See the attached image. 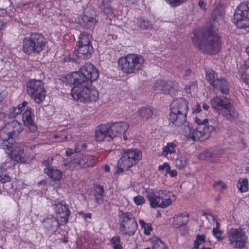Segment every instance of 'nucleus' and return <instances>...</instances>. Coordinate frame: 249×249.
<instances>
[{
  "mask_svg": "<svg viewBox=\"0 0 249 249\" xmlns=\"http://www.w3.org/2000/svg\"><path fill=\"white\" fill-rule=\"evenodd\" d=\"M99 77V72L93 65L86 63L78 71L73 72L66 77L70 85H74L71 89L73 98L84 103L96 101L99 97L97 90L89 88L93 81Z\"/></svg>",
  "mask_w": 249,
  "mask_h": 249,
  "instance_id": "obj_1",
  "label": "nucleus"
},
{
  "mask_svg": "<svg viewBox=\"0 0 249 249\" xmlns=\"http://www.w3.org/2000/svg\"><path fill=\"white\" fill-rule=\"evenodd\" d=\"M192 41L198 49L208 54L218 53L221 47L219 36L210 30L203 32L202 39L194 33Z\"/></svg>",
  "mask_w": 249,
  "mask_h": 249,
  "instance_id": "obj_2",
  "label": "nucleus"
},
{
  "mask_svg": "<svg viewBox=\"0 0 249 249\" xmlns=\"http://www.w3.org/2000/svg\"><path fill=\"white\" fill-rule=\"evenodd\" d=\"M23 130L22 124L13 120L5 124L0 130V147L3 149L12 150V145L18 139Z\"/></svg>",
  "mask_w": 249,
  "mask_h": 249,
  "instance_id": "obj_3",
  "label": "nucleus"
},
{
  "mask_svg": "<svg viewBox=\"0 0 249 249\" xmlns=\"http://www.w3.org/2000/svg\"><path fill=\"white\" fill-rule=\"evenodd\" d=\"M210 104L218 115L228 120H234L239 116L238 112L228 98L216 96L211 100Z\"/></svg>",
  "mask_w": 249,
  "mask_h": 249,
  "instance_id": "obj_4",
  "label": "nucleus"
},
{
  "mask_svg": "<svg viewBox=\"0 0 249 249\" xmlns=\"http://www.w3.org/2000/svg\"><path fill=\"white\" fill-rule=\"evenodd\" d=\"M187 101L182 98L174 99L170 104L169 120L176 126H180L186 120L188 110Z\"/></svg>",
  "mask_w": 249,
  "mask_h": 249,
  "instance_id": "obj_5",
  "label": "nucleus"
},
{
  "mask_svg": "<svg viewBox=\"0 0 249 249\" xmlns=\"http://www.w3.org/2000/svg\"><path fill=\"white\" fill-rule=\"evenodd\" d=\"M120 70L126 74H135L142 69L144 58L140 55L129 54L121 57L118 60Z\"/></svg>",
  "mask_w": 249,
  "mask_h": 249,
  "instance_id": "obj_6",
  "label": "nucleus"
},
{
  "mask_svg": "<svg viewBox=\"0 0 249 249\" xmlns=\"http://www.w3.org/2000/svg\"><path fill=\"white\" fill-rule=\"evenodd\" d=\"M46 46V39L40 34L34 33L24 38L22 50L28 55L38 54Z\"/></svg>",
  "mask_w": 249,
  "mask_h": 249,
  "instance_id": "obj_7",
  "label": "nucleus"
},
{
  "mask_svg": "<svg viewBox=\"0 0 249 249\" xmlns=\"http://www.w3.org/2000/svg\"><path fill=\"white\" fill-rule=\"evenodd\" d=\"M142 157L141 151L137 149L124 150L122 156L118 161V173L127 170L131 167L137 164Z\"/></svg>",
  "mask_w": 249,
  "mask_h": 249,
  "instance_id": "obj_8",
  "label": "nucleus"
},
{
  "mask_svg": "<svg viewBox=\"0 0 249 249\" xmlns=\"http://www.w3.org/2000/svg\"><path fill=\"white\" fill-rule=\"evenodd\" d=\"M147 197L152 208H166L175 200V196L172 192L166 190H157L153 192L148 191Z\"/></svg>",
  "mask_w": 249,
  "mask_h": 249,
  "instance_id": "obj_9",
  "label": "nucleus"
},
{
  "mask_svg": "<svg viewBox=\"0 0 249 249\" xmlns=\"http://www.w3.org/2000/svg\"><path fill=\"white\" fill-rule=\"evenodd\" d=\"M119 230L124 235H133L138 227L133 214L130 212L119 211L118 214Z\"/></svg>",
  "mask_w": 249,
  "mask_h": 249,
  "instance_id": "obj_10",
  "label": "nucleus"
},
{
  "mask_svg": "<svg viewBox=\"0 0 249 249\" xmlns=\"http://www.w3.org/2000/svg\"><path fill=\"white\" fill-rule=\"evenodd\" d=\"M233 21L238 28L249 27V3L240 4L235 10Z\"/></svg>",
  "mask_w": 249,
  "mask_h": 249,
  "instance_id": "obj_11",
  "label": "nucleus"
},
{
  "mask_svg": "<svg viewBox=\"0 0 249 249\" xmlns=\"http://www.w3.org/2000/svg\"><path fill=\"white\" fill-rule=\"evenodd\" d=\"M229 244L235 248L242 249L245 246L247 236L241 228H231L227 232Z\"/></svg>",
  "mask_w": 249,
  "mask_h": 249,
  "instance_id": "obj_12",
  "label": "nucleus"
},
{
  "mask_svg": "<svg viewBox=\"0 0 249 249\" xmlns=\"http://www.w3.org/2000/svg\"><path fill=\"white\" fill-rule=\"evenodd\" d=\"M27 92L37 103H41L45 98L46 91L41 80L31 79L27 84Z\"/></svg>",
  "mask_w": 249,
  "mask_h": 249,
  "instance_id": "obj_13",
  "label": "nucleus"
},
{
  "mask_svg": "<svg viewBox=\"0 0 249 249\" xmlns=\"http://www.w3.org/2000/svg\"><path fill=\"white\" fill-rule=\"evenodd\" d=\"M195 122L197 124L196 129L200 130L202 140L208 138L211 133L214 131L217 127V122L214 119H201L198 117L195 118Z\"/></svg>",
  "mask_w": 249,
  "mask_h": 249,
  "instance_id": "obj_14",
  "label": "nucleus"
},
{
  "mask_svg": "<svg viewBox=\"0 0 249 249\" xmlns=\"http://www.w3.org/2000/svg\"><path fill=\"white\" fill-rule=\"evenodd\" d=\"M97 162V158L91 155L78 154L74 156L71 161L74 167L86 168L94 165Z\"/></svg>",
  "mask_w": 249,
  "mask_h": 249,
  "instance_id": "obj_15",
  "label": "nucleus"
},
{
  "mask_svg": "<svg viewBox=\"0 0 249 249\" xmlns=\"http://www.w3.org/2000/svg\"><path fill=\"white\" fill-rule=\"evenodd\" d=\"M178 83L171 81L158 80L154 86V89L157 93L175 94L178 89Z\"/></svg>",
  "mask_w": 249,
  "mask_h": 249,
  "instance_id": "obj_16",
  "label": "nucleus"
},
{
  "mask_svg": "<svg viewBox=\"0 0 249 249\" xmlns=\"http://www.w3.org/2000/svg\"><path fill=\"white\" fill-rule=\"evenodd\" d=\"M179 132L188 139L192 140L203 141L202 137L201 136V131L196 130V128H193L192 125L186 122V120L180 126Z\"/></svg>",
  "mask_w": 249,
  "mask_h": 249,
  "instance_id": "obj_17",
  "label": "nucleus"
},
{
  "mask_svg": "<svg viewBox=\"0 0 249 249\" xmlns=\"http://www.w3.org/2000/svg\"><path fill=\"white\" fill-rule=\"evenodd\" d=\"M93 52V48L92 45H76L74 50V54L76 56L84 60L90 58Z\"/></svg>",
  "mask_w": 249,
  "mask_h": 249,
  "instance_id": "obj_18",
  "label": "nucleus"
},
{
  "mask_svg": "<svg viewBox=\"0 0 249 249\" xmlns=\"http://www.w3.org/2000/svg\"><path fill=\"white\" fill-rule=\"evenodd\" d=\"M110 123L101 124L98 126L95 130V138L97 141H103L105 138L108 137L111 138Z\"/></svg>",
  "mask_w": 249,
  "mask_h": 249,
  "instance_id": "obj_19",
  "label": "nucleus"
},
{
  "mask_svg": "<svg viewBox=\"0 0 249 249\" xmlns=\"http://www.w3.org/2000/svg\"><path fill=\"white\" fill-rule=\"evenodd\" d=\"M128 128V124L124 122H115L112 124L110 123L111 138H113L119 134L125 132Z\"/></svg>",
  "mask_w": 249,
  "mask_h": 249,
  "instance_id": "obj_20",
  "label": "nucleus"
},
{
  "mask_svg": "<svg viewBox=\"0 0 249 249\" xmlns=\"http://www.w3.org/2000/svg\"><path fill=\"white\" fill-rule=\"evenodd\" d=\"M54 209L57 214L59 215L61 220V223L66 224L70 216V212L68 206L63 205L61 203H58L54 205Z\"/></svg>",
  "mask_w": 249,
  "mask_h": 249,
  "instance_id": "obj_21",
  "label": "nucleus"
},
{
  "mask_svg": "<svg viewBox=\"0 0 249 249\" xmlns=\"http://www.w3.org/2000/svg\"><path fill=\"white\" fill-rule=\"evenodd\" d=\"M22 120L31 132H35L37 130V126L32 119V111L31 108H27V110L23 113Z\"/></svg>",
  "mask_w": 249,
  "mask_h": 249,
  "instance_id": "obj_22",
  "label": "nucleus"
},
{
  "mask_svg": "<svg viewBox=\"0 0 249 249\" xmlns=\"http://www.w3.org/2000/svg\"><path fill=\"white\" fill-rule=\"evenodd\" d=\"M44 226L48 230L52 231L53 228H57L61 224V220H59V217H55L52 215H48L46 218L43 221Z\"/></svg>",
  "mask_w": 249,
  "mask_h": 249,
  "instance_id": "obj_23",
  "label": "nucleus"
},
{
  "mask_svg": "<svg viewBox=\"0 0 249 249\" xmlns=\"http://www.w3.org/2000/svg\"><path fill=\"white\" fill-rule=\"evenodd\" d=\"M215 90L220 91L222 94L227 95L229 92V86L227 81L223 78H216V81L212 86Z\"/></svg>",
  "mask_w": 249,
  "mask_h": 249,
  "instance_id": "obj_24",
  "label": "nucleus"
},
{
  "mask_svg": "<svg viewBox=\"0 0 249 249\" xmlns=\"http://www.w3.org/2000/svg\"><path fill=\"white\" fill-rule=\"evenodd\" d=\"M13 160V164L16 163H24L26 162V159L23 155V150L19 149V150L13 151L10 154V158L6 160L5 164L7 163L8 161Z\"/></svg>",
  "mask_w": 249,
  "mask_h": 249,
  "instance_id": "obj_25",
  "label": "nucleus"
},
{
  "mask_svg": "<svg viewBox=\"0 0 249 249\" xmlns=\"http://www.w3.org/2000/svg\"><path fill=\"white\" fill-rule=\"evenodd\" d=\"M153 112L152 107H143L138 111V115L142 121H146L152 117Z\"/></svg>",
  "mask_w": 249,
  "mask_h": 249,
  "instance_id": "obj_26",
  "label": "nucleus"
},
{
  "mask_svg": "<svg viewBox=\"0 0 249 249\" xmlns=\"http://www.w3.org/2000/svg\"><path fill=\"white\" fill-rule=\"evenodd\" d=\"M44 173L54 181H59L62 177V172L53 167L44 169Z\"/></svg>",
  "mask_w": 249,
  "mask_h": 249,
  "instance_id": "obj_27",
  "label": "nucleus"
},
{
  "mask_svg": "<svg viewBox=\"0 0 249 249\" xmlns=\"http://www.w3.org/2000/svg\"><path fill=\"white\" fill-rule=\"evenodd\" d=\"M189 214L184 212L175 215L173 217L174 223L176 225L177 228L186 224L188 222Z\"/></svg>",
  "mask_w": 249,
  "mask_h": 249,
  "instance_id": "obj_28",
  "label": "nucleus"
},
{
  "mask_svg": "<svg viewBox=\"0 0 249 249\" xmlns=\"http://www.w3.org/2000/svg\"><path fill=\"white\" fill-rule=\"evenodd\" d=\"M97 20L92 17H89L87 15H84L82 17V22L81 24L84 27L87 29H93L96 23Z\"/></svg>",
  "mask_w": 249,
  "mask_h": 249,
  "instance_id": "obj_29",
  "label": "nucleus"
},
{
  "mask_svg": "<svg viewBox=\"0 0 249 249\" xmlns=\"http://www.w3.org/2000/svg\"><path fill=\"white\" fill-rule=\"evenodd\" d=\"M92 38V36L90 34L83 32L79 36V40L77 43V45H92L90 42Z\"/></svg>",
  "mask_w": 249,
  "mask_h": 249,
  "instance_id": "obj_30",
  "label": "nucleus"
},
{
  "mask_svg": "<svg viewBox=\"0 0 249 249\" xmlns=\"http://www.w3.org/2000/svg\"><path fill=\"white\" fill-rule=\"evenodd\" d=\"M104 189L102 186L97 185L95 188V196L96 201L98 204H101L103 202V196L104 195Z\"/></svg>",
  "mask_w": 249,
  "mask_h": 249,
  "instance_id": "obj_31",
  "label": "nucleus"
},
{
  "mask_svg": "<svg viewBox=\"0 0 249 249\" xmlns=\"http://www.w3.org/2000/svg\"><path fill=\"white\" fill-rule=\"evenodd\" d=\"M237 188L241 192H246L248 190V181L247 178H240L237 182Z\"/></svg>",
  "mask_w": 249,
  "mask_h": 249,
  "instance_id": "obj_32",
  "label": "nucleus"
},
{
  "mask_svg": "<svg viewBox=\"0 0 249 249\" xmlns=\"http://www.w3.org/2000/svg\"><path fill=\"white\" fill-rule=\"evenodd\" d=\"M101 8L106 15H109L113 13V9L111 6L110 1L109 0H103Z\"/></svg>",
  "mask_w": 249,
  "mask_h": 249,
  "instance_id": "obj_33",
  "label": "nucleus"
},
{
  "mask_svg": "<svg viewBox=\"0 0 249 249\" xmlns=\"http://www.w3.org/2000/svg\"><path fill=\"white\" fill-rule=\"evenodd\" d=\"M215 72L213 70H208L206 71V79L207 81L213 86L216 80Z\"/></svg>",
  "mask_w": 249,
  "mask_h": 249,
  "instance_id": "obj_34",
  "label": "nucleus"
},
{
  "mask_svg": "<svg viewBox=\"0 0 249 249\" xmlns=\"http://www.w3.org/2000/svg\"><path fill=\"white\" fill-rule=\"evenodd\" d=\"M176 145L173 142L168 143L167 145L162 148L163 153L162 155L166 156L168 154H172L175 152Z\"/></svg>",
  "mask_w": 249,
  "mask_h": 249,
  "instance_id": "obj_35",
  "label": "nucleus"
},
{
  "mask_svg": "<svg viewBox=\"0 0 249 249\" xmlns=\"http://www.w3.org/2000/svg\"><path fill=\"white\" fill-rule=\"evenodd\" d=\"M200 158L203 160H209L211 162H214L215 160L213 158L211 148L204 151L200 155Z\"/></svg>",
  "mask_w": 249,
  "mask_h": 249,
  "instance_id": "obj_36",
  "label": "nucleus"
},
{
  "mask_svg": "<svg viewBox=\"0 0 249 249\" xmlns=\"http://www.w3.org/2000/svg\"><path fill=\"white\" fill-rule=\"evenodd\" d=\"M111 243L113 245V249H123L121 244V239L119 236L113 237L111 239Z\"/></svg>",
  "mask_w": 249,
  "mask_h": 249,
  "instance_id": "obj_37",
  "label": "nucleus"
},
{
  "mask_svg": "<svg viewBox=\"0 0 249 249\" xmlns=\"http://www.w3.org/2000/svg\"><path fill=\"white\" fill-rule=\"evenodd\" d=\"M205 241V235L203 234L198 235L196 240L194 241V249H198L200 245L202 242Z\"/></svg>",
  "mask_w": 249,
  "mask_h": 249,
  "instance_id": "obj_38",
  "label": "nucleus"
},
{
  "mask_svg": "<svg viewBox=\"0 0 249 249\" xmlns=\"http://www.w3.org/2000/svg\"><path fill=\"white\" fill-rule=\"evenodd\" d=\"M211 150L213 158L215 160V162H216L217 158L222 155L223 151L218 147L211 148Z\"/></svg>",
  "mask_w": 249,
  "mask_h": 249,
  "instance_id": "obj_39",
  "label": "nucleus"
},
{
  "mask_svg": "<svg viewBox=\"0 0 249 249\" xmlns=\"http://www.w3.org/2000/svg\"><path fill=\"white\" fill-rule=\"evenodd\" d=\"M138 24L139 27L142 29H149L152 28V24L147 20L139 19Z\"/></svg>",
  "mask_w": 249,
  "mask_h": 249,
  "instance_id": "obj_40",
  "label": "nucleus"
},
{
  "mask_svg": "<svg viewBox=\"0 0 249 249\" xmlns=\"http://www.w3.org/2000/svg\"><path fill=\"white\" fill-rule=\"evenodd\" d=\"M175 165L177 167L181 169L184 167L186 164V160L183 157L178 158L175 160Z\"/></svg>",
  "mask_w": 249,
  "mask_h": 249,
  "instance_id": "obj_41",
  "label": "nucleus"
},
{
  "mask_svg": "<svg viewBox=\"0 0 249 249\" xmlns=\"http://www.w3.org/2000/svg\"><path fill=\"white\" fill-rule=\"evenodd\" d=\"M154 249H167L164 243L160 239H158L154 245Z\"/></svg>",
  "mask_w": 249,
  "mask_h": 249,
  "instance_id": "obj_42",
  "label": "nucleus"
},
{
  "mask_svg": "<svg viewBox=\"0 0 249 249\" xmlns=\"http://www.w3.org/2000/svg\"><path fill=\"white\" fill-rule=\"evenodd\" d=\"M212 233L213 235L216 238L217 240L221 241L223 240V238L222 236L223 231L221 230L213 229L212 230Z\"/></svg>",
  "mask_w": 249,
  "mask_h": 249,
  "instance_id": "obj_43",
  "label": "nucleus"
},
{
  "mask_svg": "<svg viewBox=\"0 0 249 249\" xmlns=\"http://www.w3.org/2000/svg\"><path fill=\"white\" fill-rule=\"evenodd\" d=\"M11 180V178L6 175L5 174H3V173H0V182L2 183H6L7 182H10Z\"/></svg>",
  "mask_w": 249,
  "mask_h": 249,
  "instance_id": "obj_44",
  "label": "nucleus"
},
{
  "mask_svg": "<svg viewBox=\"0 0 249 249\" xmlns=\"http://www.w3.org/2000/svg\"><path fill=\"white\" fill-rule=\"evenodd\" d=\"M53 161V157H49L43 161V165L45 166L44 169H48L50 168H52L53 167L51 166L52 164Z\"/></svg>",
  "mask_w": 249,
  "mask_h": 249,
  "instance_id": "obj_45",
  "label": "nucleus"
},
{
  "mask_svg": "<svg viewBox=\"0 0 249 249\" xmlns=\"http://www.w3.org/2000/svg\"><path fill=\"white\" fill-rule=\"evenodd\" d=\"M187 0H166L172 6H177Z\"/></svg>",
  "mask_w": 249,
  "mask_h": 249,
  "instance_id": "obj_46",
  "label": "nucleus"
},
{
  "mask_svg": "<svg viewBox=\"0 0 249 249\" xmlns=\"http://www.w3.org/2000/svg\"><path fill=\"white\" fill-rule=\"evenodd\" d=\"M134 202L138 205H142L145 202L144 198L140 195H138L133 198Z\"/></svg>",
  "mask_w": 249,
  "mask_h": 249,
  "instance_id": "obj_47",
  "label": "nucleus"
},
{
  "mask_svg": "<svg viewBox=\"0 0 249 249\" xmlns=\"http://www.w3.org/2000/svg\"><path fill=\"white\" fill-rule=\"evenodd\" d=\"M240 80L242 82H243L245 85L249 86V78L248 75L245 74H241Z\"/></svg>",
  "mask_w": 249,
  "mask_h": 249,
  "instance_id": "obj_48",
  "label": "nucleus"
},
{
  "mask_svg": "<svg viewBox=\"0 0 249 249\" xmlns=\"http://www.w3.org/2000/svg\"><path fill=\"white\" fill-rule=\"evenodd\" d=\"M213 187L216 189H220L221 190L225 189L226 188V185L222 181H218L213 185Z\"/></svg>",
  "mask_w": 249,
  "mask_h": 249,
  "instance_id": "obj_49",
  "label": "nucleus"
},
{
  "mask_svg": "<svg viewBox=\"0 0 249 249\" xmlns=\"http://www.w3.org/2000/svg\"><path fill=\"white\" fill-rule=\"evenodd\" d=\"M169 164L168 163L165 162L163 164L160 165L158 169L159 171H163L165 170L167 172L168 171H169Z\"/></svg>",
  "mask_w": 249,
  "mask_h": 249,
  "instance_id": "obj_50",
  "label": "nucleus"
},
{
  "mask_svg": "<svg viewBox=\"0 0 249 249\" xmlns=\"http://www.w3.org/2000/svg\"><path fill=\"white\" fill-rule=\"evenodd\" d=\"M74 55H71L70 54L67 56L65 57L64 59V61L66 62H69V61H72V62H76V59L74 57Z\"/></svg>",
  "mask_w": 249,
  "mask_h": 249,
  "instance_id": "obj_51",
  "label": "nucleus"
},
{
  "mask_svg": "<svg viewBox=\"0 0 249 249\" xmlns=\"http://www.w3.org/2000/svg\"><path fill=\"white\" fill-rule=\"evenodd\" d=\"M196 87V81L192 82L189 84L188 86H186V89H188L189 91L191 90H194Z\"/></svg>",
  "mask_w": 249,
  "mask_h": 249,
  "instance_id": "obj_52",
  "label": "nucleus"
},
{
  "mask_svg": "<svg viewBox=\"0 0 249 249\" xmlns=\"http://www.w3.org/2000/svg\"><path fill=\"white\" fill-rule=\"evenodd\" d=\"M198 5L202 9L206 10V3L203 0H200L198 2Z\"/></svg>",
  "mask_w": 249,
  "mask_h": 249,
  "instance_id": "obj_53",
  "label": "nucleus"
},
{
  "mask_svg": "<svg viewBox=\"0 0 249 249\" xmlns=\"http://www.w3.org/2000/svg\"><path fill=\"white\" fill-rule=\"evenodd\" d=\"M27 104H28L27 102L24 101L21 104L18 105L17 107L18 108V109H19V110H21V112H22L23 110V109L25 108V107L27 105Z\"/></svg>",
  "mask_w": 249,
  "mask_h": 249,
  "instance_id": "obj_54",
  "label": "nucleus"
},
{
  "mask_svg": "<svg viewBox=\"0 0 249 249\" xmlns=\"http://www.w3.org/2000/svg\"><path fill=\"white\" fill-rule=\"evenodd\" d=\"M152 227L150 226H147L145 227L144 229V233L146 235H149L150 234V232L152 231Z\"/></svg>",
  "mask_w": 249,
  "mask_h": 249,
  "instance_id": "obj_55",
  "label": "nucleus"
},
{
  "mask_svg": "<svg viewBox=\"0 0 249 249\" xmlns=\"http://www.w3.org/2000/svg\"><path fill=\"white\" fill-rule=\"evenodd\" d=\"M210 216L211 217L213 220L216 222V227L213 228V229H215L216 230H220V223L216 220L214 217L213 215H210Z\"/></svg>",
  "mask_w": 249,
  "mask_h": 249,
  "instance_id": "obj_56",
  "label": "nucleus"
},
{
  "mask_svg": "<svg viewBox=\"0 0 249 249\" xmlns=\"http://www.w3.org/2000/svg\"><path fill=\"white\" fill-rule=\"evenodd\" d=\"M167 173H168L170 174V176L172 177H176L177 175V172L175 170H171L170 169V167H169V171H168Z\"/></svg>",
  "mask_w": 249,
  "mask_h": 249,
  "instance_id": "obj_57",
  "label": "nucleus"
},
{
  "mask_svg": "<svg viewBox=\"0 0 249 249\" xmlns=\"http://www.w3.org/2000/svg\"><path fill=\"white\" fill-rule=\"evenodd\" d=\"M74 153V150L71 148H67L66 154L67 156H70Z\"/></svg>",
  "mask_w": 249,
  "mask_h": 249,
  "instance_id": "obj_58",
  "label": "nucleus"
},
{
  "mask_svg": "<svg viewBox=\"0 0 249 249\" xmlns=\"http://www.w3.org/2000/svg\"><path fill=\"white\" fill-rule=\"evenodd\" d=\"M217 13V10H214L213 13V15L212 16V19L213 20V21H214L215 20L218 18L217 16L216 15V14Z\"/></svg>",
  "mask_w": 249,
  "mask_h": 249,
  "instance_id": "obj_59",
  "label": "nucleus"
},
{
  "mask_svg": "<svg viewBox=\"0 0 249 249\" xmlns=\"http://www.w3.org/2000/svg\"><path fill=\"white\" fill-rule=\"evenodd\" d=\"M201 110V107L199 104H197L196 106V108L193 110V113H197L200 112Z\"/></svg>",
  "mask_w": 249,
  "mask_h": 249,
  "instance_id": "obj_60",
  "label": "nucleus"
},
{
  "mask_svg": "<svg viewBox=\"0 0 249 249\" xmlns=\"http://www.w3.org/2000/svg\"><path fill=\"white\" fill-rule=\"evenodd\" d=\"M13 113L15 115H18L21 113V110H19L18 108L16 107L13 109Z\"/></svg>",
  "mask_w": 249,
  "mask_h": 249,
  "instance_id": "obj_61",
  "label": "nucleus"
},
{
  "mask_svg": "<svg viewBox=\"0 0 249 249\" xmlns=\"http://www.w3.org/2000/svg\"><path fill=\"white\" fill-rule=\"evenodd\" d=\"M127 1V3L129 4H135L139 0H125Z\"/></svg>",
  "mask_w": 249,
  "mask_h": 249,
  "instance_id": "obj_62",
  "label": "nucleus"
},
{
  "mask_svg": "<svg viewBox=\"0 0 249 249\" xmlns=\"http://www.w3.org/2000/svg\"><path fill=\"white\" fill-rule=\"evenodd\" d=\"M191 73V70L190 69H187L185 71L184 76L186 77L187 76H189Z\"/></svg>",
  "mask_w": 249,
  "mask_h": 249,
  "instance_id": "obj_63",
  "label": "nucleus"
},
{
  "mask_svg": "<svg viewBox=\"0 0 249 249\" xmlns=\"http://www.w3.org/2000/svg\"><path fill=\"white\" fill-rule=\"evenodd\" d=\"M91 216H92L91 213H86L84 217L85 218H91Z\"/></svg>",
  "mask_w": 249,
  "mask_h": 249,
  "instance_id": "obj_64",
  "label": "nucleus"
}]
</instances>
